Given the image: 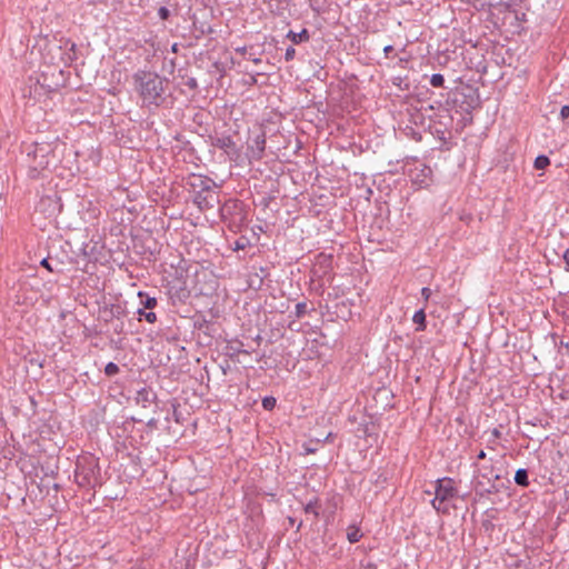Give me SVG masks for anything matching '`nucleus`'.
Returning <instances> with one entry per match:
<instances>
[{
	"label": "nucleus",
	"mask_w": 569,
	"mask_h": 569,
	"mask_svg": "<svg viewBox=\"0 0 569 569\" xmlns=\"http://www.w3.org/2000/svg\"><path fill=\"white\" fill-rule=\"evenodd\" d=\"M247 58L249 60H251L256 64L261 63V59L260 58H256L252 53H249Z\"/></svg>",
	"instance_id": "nucleus-36"
},
{
	"label": "nucleus",
	"mask_w": 569,
	"mask_h": 569,
	"mask_svg": "<svg viewBox=\"0 0 569 569\" xmlns=\"http://www.w3.org/2000/svg\"><path fill=\"white\" fill-rule=\"evenodd\" d=\"M560 119L563 121L566 119L569 118V106H563L561 109H560Z\"/></svg>",
	"instance_id": "nucleus-33"
},
{
	"label": "nucleus",
	"mask_w": 569,
	"mask_h": 569,
	"mask_svg": "<svg viewBox=\"0 0 569 569\" xmlns=\"http://www.w3.org/2000/svg\"><path fill=\"white\" fill-rule=\"evenodd\" d=\"M40 264H41L43 268H46L47 270H49V271H51V272L53 271V269H52L51 264L49 263V259H48V258L42 259V260H41V262H40Z\"/></svg>",
	"instance_id": "nucleus-35"
},
{
	"label": "nucleus",
	"mask_w": 569,
	"mask_h": 569,
	"mask_svg": "<svg viewBox=\"0 0 569 569\" xmlns=\"http://www.w3.org/2000/svg\"><path fill=\"white\" fill-rule=\"evenodd\" d=\"M139 298H140V303L142 305V308H144V309L153 310L158 305V300L154 297H150L142 291L139 292Z\"/></svg>",
	"instance_id": "nucleus-18"
},
{
	"label": "nucleus",
	"mask_w": 569,
	"mask_h": 569,
	"mask_svg": "<svg viewBox=\"0 0 569 569\" xmlns=\"http://www.w3.org/2000/svg\"><path fill=\"white\" fill-rule=\"evenodd\" d=\"M220 216L228 228L237 233L241 231L248 222V212L246 204L239 199H228L220 208Z\"/></svg>",
	"instance_id": "nucleus-4"
},
{
	"label": "nucleus",
	"mask_w": 569,
	"mask_h": 569,
	"mask_svg": "<svg viewBox=\"0 0 569 569\" xmlns=\"http://www.w3.org/2000/svg\"><path fill=\"white\" fill-rule=\"evenodd\" d=\"M212 32V29L210 26H208V28H202L201 29V33L204 34V33H211Z\"/></svg>",
	"instance_id": "nucleus-41"
},
{
	"label": "nucleus",
	"mask_w": 569,
	"mask_h": 569,
	"mask_svg": "<svg viewBox=\"0 0 569 569\" xmlns=\"http://www.w3.org/2000/svg\"><path fill=\"white\" fill-rule=\"evenodd\" d=\"M266 149V133L257 134L248 146L249 157L254 160H261Z\"/></svg>",
	"instance_id": "nucleus-8"
},
{
	"label": "nucleus",
	"mask_w": 569,
	"mask_h": 569,
	"mask_svg": "<svg viewBox=\"0 0 569 569\" xmlns=\"http://www.w3.org/2000/svg\"><path fill=\"white\" fill-rule=\"evenodd\" d=\"M475 489L476 491H479L481 496L497 493L500 491V488L495 482L490 481V483H488L480 479L475 482Z\"/></svg>",
	"instance_id": "nucleus-12"
},
{
	"label": "nucleus",
	"mask_w": 569,
	"mask_h": 569,
	"mask_svg": "<svg viewBox=\"0 0 569 569\" xmlns=\"http://www.w3.org/2000/svg\"><path fill=\"white\" fill-rule=\"evenodd\" d=\"M172 51H173V52H177V51H178V44H177V43H174V44L172 46Z\"/></svg>",
	"instance_id": "nucleus-45"
},
{
	"label": "nucleus",
	"mask_w": 569,
	"mask_h": 569,
	"mask_svg": "<svg viewBox=\"0 0 569 569\" xmlns=\"http://www.w3.org/2000/svg\"><path fill=\"white\" fill-rule=\"evenodd\" d=\"M277 400L272 396H267L262 399V407L264 410H272L276 407Z\"/></svg>",
	"instance_id": "nucleus-24"
},
{
	"label": "nucleus",
	"mask_w": 569,
	"mask_h": 569,
	"mask_svg": "<svg viewBox=\"0 0 569 569\" xmlns=\"http://www.w3.org/2000/svg\"><path fill=\"white\" fill-rule=\"evenodd\" d=\"M347 536H348V540L351 543L358 542L359 539L361 538V533L359 532V529H353V530L348 531Z\"/></svg>",
	"instance_id": "nucleus-29"
},
{
	"label": "nucleus",
	"mask_w": 569,
	"mask_h": 569,
	"mask_svg": "<svg viewBox=\"0 0 569 569\" xmlns=\"http://www.w3.org/2000/svg\"><path fill=\"white\" fill-rule=\"evenodd\" d=\"M515 482L522 488H527L529 486L528 470L525 468L518 469L515 473Z\"/></svg>",
	"instance_id": "nucleus-19"
},
{
	"label": "nucleus",
	"mask_w": 569,
	"mask_h": 569,
	"mask_svg": "<svg viewBox=\"0 0 569 569\" xmlns=\"http://www.w3.org/2000/svg\"><path fill=\"white\" fill-rule=\"evenodd\" d=\"M119 371H120V369H119L118 365L114 362H108L104 367V373L108 377L116 376L117 373H119Z\"/></svg>",
	"instance_id": "nucleus-23"
},
{
	"label": "nucleus",
	"mask_w": 569,
	"mask_h": 569,
	"mask_svg": "<svg viewBox=\"0 0 569 569\" xmlns=\"http://www.w3.org/2000/svg\"><path fill=\"white\" fill-rule=\"evenodd\" d=\"M367 568H368V569H376V565H373V563H368Z\"/></svg>",
	"instance_id": "nucleus-44"
},
{
	"label": "nucleus",
	"mask_w": 569,
	"mask_h": 569,
	"mask_svg": "<svg viewBox=\"0 0 569 569\" xmlns=\"http://www.w3.org/2000/svg\"><path fill=\"white\" fill-rule=\"evenodd\" d=\"M421 296H422V298L425 300V306H426L428 300H429V298H430V296H431V290L428 287H423L421 289Z\"/></svg>",
	"instance_id": "nucleus-32"
},
{
	"label": "nucleus",
	"mask_w": 569,
	"mask_h": 569,
	"mask_svg": "<svg viewBox=\"0 0 569 569\" xmlns=\"http://www.w3.org/2000/svg\"><path fill=\"white\" fill-rule=\"evenodd\" d=\"M147 310L148 309L144 308L138 309L139 320L144 318L149 323H154L157 321V315L152 310Z\"/></svg>",
	"instance_id": "nucleus-20"
},
{
	"label": "nucleus",
	"mask_w": 569,
	"mask_h": 569,
	"mask_svg": "<svg viewBox=\"0 0 569 569\" xmlns=\"http://www.w3.org/2000/svg\"><path fill=\"white\" fill-rule=\"evenodd\" d=\"M170 10L167 7L162 6L158 9V16L163 21L168 20L170 18Z\"/></svg>",
	"instance_id": "nucleus-30"
},
{
	"label": "nucleus",
	"mask_w": 569,
	"mask_h": 569,
	"mask_svg": "<svg viewBox=\"0 0 569 569\" xmlns=\"http://www.w3.org/2000/svg\"><path fill=\"white\" fill-rule=\"evenodd\" d=\"M293 44H300L310 40V33L307 29H302L300 32L289 30L286 36Z\"/></svg>",
	"instance_id": "nucleus-15"
},
{
	"label": "nucleus",
	"mask_w": 569,
	"mask_h": 569,
	"mask_svg": "<svg viewBox=\"0 0 569 569\" xmlns=\"http://www.w3.org/2000/svg\"><path fill=\"white\" fill-rule=\"evenodd\" d=\"M38 208L44 212H48L49 216H52L60 211L61 206L53 197L47 196L41 198Z\"/></svg>",
	"instance_id": "nucleus-11"
},
{
	"label": "nucleus",
	"mask_w": 569,
	"mask_h": 569,
	"mask_svg": "<svg viewBox=\"0 0 569 569\" xmlns=\"http://www.w3.org/2000/svg\"><path fill=\"white\" fill-rule=\"evenodd\" d=\"M499 478H500L499 475H493V467L492 466H489V467L483 466L481 469H479L478 476L475 477L473 483L478 479L483 480L485 482L490 483V481H492V479L498 480Z\"/></svg>",
	"instance_id": "nucleus-14"
},
{
	"label": "nucleus",
	"mask_w": 569,
	"mask_h": 569,
	"mask_svg": "<svg viewBox=\"0 0 569 569\" xmlns=\"http://www.w3.org/2000/svg\"><path fill=\"white\" fill-rule=\"evenodd\" d=\"M236 52L240 53L241 56H247L248 50H247V47H240V48L236 49Z\"/></svg>",
	"instance_id": "nucleus-37"
},
{
	"label": "nucleus",
	"mask_w": 569,
	"mask_h": 569,
	"mask_svg": "<svg viewBox=\"0 0 569 569\" xmlns=\"http://www.w3.org/2000/svg\"><path fill=\"white\" fill-rule=\"evenodd\" d=\"M430 83L435 88H441L445 83V78L440 73H433L430 79Z\"/></svg>",
	"instance_id": "nucleus-25"
},
{
	"label": "nucleus",
	"mask_w": 569,
	"mask_h": 569,
	"mask_svg": "<svg viewBox=\"0 0 569 569\" xmlns=\"http://www.w3.org/2000/svg\"><path fill=\"white\" fill-rule=\"evenodd\" d=\"M562 259L566 263V271H569V248H567L562 254Z\"/></svg>",
	"instance_id": "nucleus-34"
},
{
	"label": "nucleus",
	"mask_w": 569,
	"mask_h": 569,
	"mask_svg": "<svg viewBox=\"0 0 569 569\" xmlns=\"http://www.w3.org/2000/svg\"><path fill=\"white\" fill-rule=\"evenodd\" d=\"M492 436H493L495 438H499V437L501 436V432H500L498 429H496V428H495V429L492 430Z\"/></svg>",
	"instance_id": "nucleus-42"
},
{
	"label": "nucleus",
	"mask_w": 569,
	"mask_h": 569,
	"mask_svg": "<svg viewBox=\"0 0 569 569\" xmlns=\"http://www.w3.org/2000/svg\"><path fill=\"white\" fill-rule=\"evenodd\" d=\"M249 239L246 238V237H240L239 239H237L233 243V251H239V250H243L246 249L248 246H249Z\"/></svg>",
	"instance_id": "nucleus-22"
},
{
	"label": "nucleus",
	"mask_w": 569,
	"mask_h": 569,
	"mask_svg": "<svg viewBox=\"0 0 569 569\" xmlns=\"http://www.w3.org/2000/svg\"><path fill=\"white\" fill-rule=\"evenodd\" d=\"M187 183L189 186L190 192H192L193 196L214 184L210 178L196 174L191 176Z\"/></svg>",
	"instance_id": "nucleus-9"
},
{
	"label": "nucleus",
	"mask_w": 569,
	"mask_h": 569,
	"mask_svg": "<svg viewBox=\"0 0 569 569\" xmlns=\"http://www.w3.org/2000/svg\"><path fill=\"white\" fill-rule=\"evenodd\" d=\"M412 321L417 325V331H423L427 327L425 307L417 310L412 317Z\"/></svg>",
	"instance_id": "nucleus-16"
},
{
	"label": "nucleus",
	"mask_w": 569,
	"mask_h": 569,
	"mask_svg": "<svg viewBox=\"0 0 569 569\" xmlns=\"http://www.w3.org/2000/svg\"><path fill=\"white\" fill-rule=\"evenodd\" d=\"M187 86L191 89L196 88L197 87V81L196 79L191 78L187 81Z\"/></svg>",
	"instance_id": "nucleus-39"
},
{
	"label": "nucleus",
	"mask_w": 569,
	"mask_h": 569,
	"mask_svg": "<svg viewBox=\"0 0 569 569\" xmlns=\"http://www.w3.org/2000/svg\"><path fill=\"white\" fill-rule=\"evenodd\" d=\"M305 449H306L307 453H313L316 451V449L308 448V447H306Z\"/></svg>",
	"instance_id": "nucleus-43"
},
{
	"label": "nucleus",
	"mask_w": 569,
	"mask_h": 569,
	"mask_svg": "<svg viewBox=\"0 0 569 569\" xmlns=\"http://www.w3.org/2000/svg\"><path fill=\"white\" fill-rule=\"evenodd\" d=\"M295 57H296V49L293 47L287 48L286 53H284L286 61H291L295 59Z\"/></svg>",
	"instance_id": "nucleus-31"
},
{
	"label": "nucleus",
	"mask_w": 569,
	"mask_h": 569,
	"mask_svg": "<svg viewBox=\"0 0 569 569\" xmlns=\"http://www.w3.org/2000/svg\"><path fill=\"white\" fill-rule=\"evenodd\" d=\"M216 183L202 192L193 196V203L201 210L207 211L216 208L220 203L219 192L216 190Z\"/></svg>",
	"instance_id": "nucleus-6"
},
{
	"label": "nucleus",
	"mask_w": 569,
	"mask_h": 569,
	"mask_svg": "<svg viewBox=\"0 0 569 569\" xmlns=\"http://www.w3.org/2000/svg\"><path fill=\"white\" fill-rule=\"evenodd\" d=\"M307 313V303L298 302L296 305L295 316L296 318H302Z\"/></svg>",
	"instance_id": "nucleus-27"
},
{
	"label": "nucleus",
	"mask_w": 569,
	"mask_h": 569,
	"mask_svg": "<svg viewBox=\"0 0 569 569\" xmlns=\"http://www.w3.org/2000/svg\"><path fill=\"white\" fill-rule=\"evenodd\" d=\"M64 44L69 46V48H68L67 52L64 53L63 61L66 63H71L78 59V56H77L78 47L74 42H72L69 39L66 40Z\"/></svg>",
	"instance_id": "nucleus-17"
},
{
	"label": "nucleus",
	"mask_w": 569,
	"mask_h": 569,
	"mask_svg": "<svg viewBox=\"0 0 569 569\" xmlns=\"http://www.w3.org/2000/svg\"><path fill=\"white\" fill-rule=\"evenodd\" d=\"M393 51V47L391 44H388L383 48L385 54L388 57Z\"/></svg>",
	"instance_id": "nucleus-38"
},
{
	"label": "nucleus",
	"mask_w": 569,
	"mask_h": 569,
	"mask_svg": "<svg viewBox=\"0 0 569 569\" xmlns=\"http://www.w3.org/2000/svg\"><path fill=\"white\" fill-rule=\"evenodd\" d=\"M318 264L320 267L329 268L331 264V256L319 254Z\"/></svg>",
	"instance_id": "nucleus-28"
},
{
	"label": "nucleus",
	"mask_w": 569,
	"mask_h": 569,
	"mask_svg": "<svg viewBox=\"0 0 569 569\" xmlns=\"http://www.w3.org/2000/svg\"><path fill=\"white\" fill-rule=\"evenodd\" d=\"M486 456H487L486 452L483 450H480L479 453L477 455V458L479 460H482V459H486Z\"/></svg>",
	"instance_id": "nucleus-40"
},
{
	"label": "nucleus",
	"mask_w": 569,
	"mask_h": 569,
	"mask_svg": "<svg viewBox=\"0 0 569 569\" xmlns=\"http://www.w3.org/2000/svg\"><path fill=\"white\" fill-rule=\"evenodd\" d=\"M133 84L142 106L148 108L160 107L170 96L169 80L156 72L138 70L133 74Z\"/></svg>",
	"instance_id": "nucleus-1"
},
{
	"label": "nucleus",
	"mask_w": 569,
	"mask_h": 569,
	"mask_svg": "<svg viewBox=\"0 0 569 569\" xmlns=\"http://www.w3.org/2000/svg\"><path fill=\"white\" fill-rule=\"evenodd\" d=\"M305 511L307 513H313L316 517H318L319 512H318V499H315L313 501H309L306 507H305Z\"/></svg>",
	"instance_id": "nucleus-26"
},
{
	"label": "nucleus",
	"mask_w": 569,
	"mask_h": 569,
	"mask_svg": "<svg viewBox=\"0 0 569 569\" xmlns=\"http://www.w3.org/2000/svg\"><path fill=\"white\" fill-rule=\"evenodd\" d=\"M549 164H550V159L545 154H540L535 159V168L538 170H543Z\"/></svg>",
	"instance_id": "nucleus-21"
},
{
	"label": "nucleus",
	"mask_w": 569,
	"mask_h": 569,
	"mask_svg": "<svg viewBox=\"0 0 569 569\" xmlns=\"http://www.w3.org/2000/svg\"><path fill=\"white\" fill-rule=\"evenodd\" d=\"M156 399L154 392L150 388H142L137 392L136 401L142 407H147Z\"/></svg>",
	"instance_id": "nucleus-13"
},
{
	"label": "nucleus",
	"mask_w": 569,
	"mask_h": 569,
	"mask_svg": "<svg viewBox=\"0 0 569 569\" xmlns=\"http://www.w3.org/2000/svg\"><path fill=\"white\" fill-rule=\"evenodd\" d=\"M288 520H289L290 525L295 523V519L293 518L289 517Z\"/></svg>",
	"instance_id": "nucleus-46"
},
{
	"label": "nucleus",
	"mask_w": 569,
	"mask_h": 569,
	"mask_svg": "<svg viewBox=\"0 0 569 569\" xmlns=\"http://www.w3.org/2000/svg\"><path fill=\"white\" fill-rule=\"evenodd\" d=\"M210 139H211V146H213L214 148H218L220 150H223L231 158H232V156L238 154L237 144L231 136L221 134V136L210 137Z\"/></svg>",
	"instance_id": "nucleus-7"
},
{
	"label": "nucleus",
	"mask_w": 569,
	"mask_h": 569,
	"mask_svg": "<svg viewBox=\"0 0 569 569\" xmlns=\"http://www.w3.org/2000/svg\"><path fill=\"white\" fill-rule=\"evenodd\" d=\"M76 481L81 487L96 488L101 485V469L98 459L92 456H83L77 460Z\"/></svg>",
	"instance_id": "nucleus-3"
},
{
	"label": "nucleus",
	"mask_w": 569,
	"mask_h": 569,
	"mask_svg": "<svg viewBox=\"0 0 569 569\" xmlns=\"http://www.w3.org/2000/svg\"><path fill=\"white\" fill-rule=\"evenodd\" d=\"M27 157L29 160L28 177L33 180L39 179L56 159L53 144L51 142H34L28 147Z\"/></svg>",
	"instance_id": "nucleus-2"
},
{
	"label": "nucleus",
	"mask_w": 569,
	"mask_h": 569,
	"mask_svg": "<svg viewBox=\"0 0 569 569\" xmlns=\"http://www.w3.org/2000/svg\"><path fill=\"white\" fill-rule=\"evenodd\" d=\"M101 313L103 320L109 322L113 319H121L126 313V309L121 303H112L109 307H104Z\"/></svg>",
	"instance_id": "nucleus-10"
},
{
	"label": "nucleus",
	"mask_w": 569,
	"mask_h": 569,
	"mask_svg": "<svg viewBox=\"0 0 569 569\" xmlns=\"http://www.w3.org/2000/svg\"><path fill=\"white\" fill-rule=\"evenodd\" d=\"M458 496V489L452 478L445 477L438 479L435 486V498L431 500L432 507L442 513L449 512L448 502Z\"/></svg>",
	"instance_id": "nucleus-5"
}]
</instances>
